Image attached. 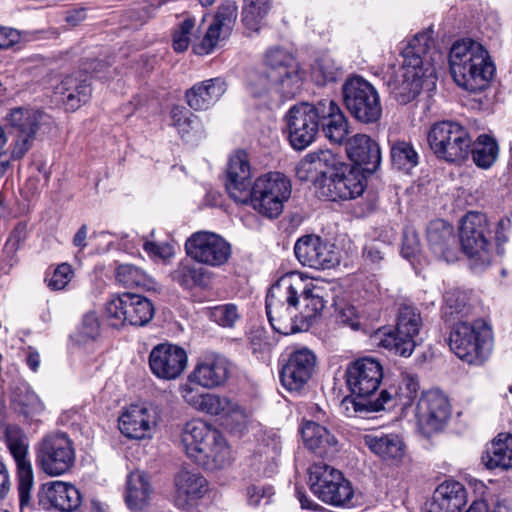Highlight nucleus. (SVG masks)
Wrapping results in <instances>:
<instances>
[{"mask_svg":"<svg viewBox=\"0 0 512 512\" xmlns=\"http://www.w3.org/2000/svg\"><path fill=\"white\" fill-rule=\"evenodd\" d=\"M325 288L297 272L281 276L266 296L272 328L283 335L307 331L326 307Z\"/></svg>","mask_w":512,"mask_h":512,"instance_id":"nucleus-1","label":"nucleus"},{"mask_svg":"<svg viewBox=\"0 0 512 512\" xmlns=\"http://www.w3.org/2000/svg\"><path fill=\"white\" fill-rule=\"evenodd\" d=\"M431 29L417 33L402 48L403 63L400 78L389 83L391 95L400 104L414 100L425 86L436 84L435 64L442 54L435 48Z\"/></svg>","mask_w":512,"mask_h":512,"instance_id":"nucleus-2","label":"nucleus"},{"mask_svg":"<svg viewBox=\"0 0 512 512\" xmlns=\"http://www.w3.org/2000/svg\"><path fill=\"white\" fill-rule=\"evenodd\" d=\"M346 378L352 395L346 396L340 407L347 417H363L393 405L394 397L388 390H382L376 399L372 398L383 379V368L378 360L364 357L354 361L346 370Z\"/></svg>","mask_w":512,"mask_h":512,"instance_id":"nucleus-3","label":"nucleus"},{"mask_svg":"<svg viewBox=\"0 0 512 512\" xmlns=\"http://www.w3.org/2000/svg\"><path fill=\"white\" fill-rule=\"evenodd\" d=\"M449 65L457 85L470 92L486 88L495 73L488 51L472 39L458 40L452 45Z\"/></svg>","mask_w":512,"mask_h":512,"instance_id":"nucleus-4","label":"nucleus"},{"mask_svg":"<svg viewBox=\"0 0 512 512\" xmlns=\"http://www.w3.org/2000/svg\"><path fill=\"white\" fill-rule=\"evenodd\" d=\"M181 443L186 455L206 470L215 471L229 464L230 450L225 439L202 420L185 424Z\"/></svg>","mask_w":512,"mask_h":512,"instance_id":"nucleus-5","label":"nucleus"},{"mask_svg":"<svg viewBox=\"0 0 512 512\" xmlns=\"http://www.w3.org/2000/svg\"><path fill=\"white\" fill-rule=\"evenodd\" d=\"M493 343L492 329L482 319L457 321L449 336L451 351L462 361L473 365H481L490 357Z\"/></svg>","mask_w":512,"mask_h":512,"instance_id":"nucleus-6","label":"nucleus"},{"mask_svg":"<svg viewBox=\"0 0 512 512\" xmlns=\"http://www.w3.org/2000/svg\"><path fill=\"white\" fill-rule=\"evenodd\" d=\"M292 193L290 179L281 172H268L259 176L253 183L248 203L260 215L277 218Z\"/></svg>","mask_w":512,"mask_h":512,"instance_id":"nucleus-7","label":"nucleus"},{"mask_svg":"<svg viewBox=\"0 0 512 512\" xmlns=\"http://www.w3.org/2000/svg\"><path fill=\"white\" fill-rule=\"evenodd\" d=\"M35 461L46 475H64L75 465L74 443L64 432L47 433L35 445Z\"/></svg>","mask_w":512,"mask_h":512,"instance_id":"nucleus-8","label":"nucleus"},{"mask_svg":"<svg viewBox=\"0 0 512 512\" xmlns=\"http://www.w3.org/2000/svg\"><path fill=\"white\" fill-rule=\"evenodd\" d=\"M428 143L439 159L449 163L465 160L471 148V138L467 129L454 121L434 123L428 132Z\"/></svg>","mask_w":512,"mask_h":512,"instance_id":"nucleus-9","label":"nucleus"},{"mask_svg":"<svg viewBox=\"0 0 512 512\" xmlns=\"http://www.w3.org/2000/svg\"><path fill=\"white\" fill-rule=\"evenodd\" d=\"M343 103L359 122H377L382 115L380 97L375 87L360 76L349 77L342 86Z\"/></svg>","mask_w":512,"mask_h":512,"instance_id":"nucleus-10","label":"nucleus"},{"mask_svg":"<svg viewBox=\"0 0 512 512\" xmlns=\"http://www.w3.org/2000/svg\"><path fill=\"white\" fill-rule=\"evenodd\" d=\"M264 62L267 67V77L261 80L265 81V84L271 81L284 98H293L299 93L302 86L299 64L288 50L272 47L267 50ZM265 87L268 86L265 85Z\"/></svg>","mask_w":512,"mask_h":512,"instance_id":"nucleus-11","label":"nucleus"},{"mask_svg":"<svg viewBox=\"0 0 512 512\" xmlns=\"http://www.w3.org/2000/svg\"><path fill=\"white\" fill-rule=\"evenodd\" d=\"M489 228L485 215L469 212L460 223L459 238L463 252L474 268L487 267L492 259V244L487 238Z\"/></svg>","mask_w":512,"mask_h":512,"instance_id":"nucleus-12","label":"nucleus"},{"mask_svg":"<svg viewBox=\"0 0 512 512\" xmlns=\"http://www.w3.org/2000/svg\"><path fill=\"white\" fill-rule=\"evenodd\" d=\"M154 313L151 300L132 292L113 295L105 306L107 319L117 328L124 324L145 326L152 320Z\"/></svg>","mask_w":512,"mask_h":512,"instance_id":"nucleus-13","label":"nucleus"},{"mask_svg":"<svg viewBox=\"0 0 512 512\" xmlns=\"http://www.w3.org/2000/svg\"><path fill=\"white\" fill-rule=\"evenodd\" d=\"M309 482L313 494L326 504L343 506L353 497L351 483L342 472L325 463L311 466Z\"/></svg>","mask_w":512,"mask_h":512,"instance_id":"nucleus-14","label":"nucleus"},{"mask_svg":"<svg viewBox=\"0 0 512 512\" xmlns=\"http://www.w3.org/2000/svg\"><path fill=\"white\" fill-rule=\"evenodd\" d=\"M423 320L417 308L403 305L399 308L395 331L384 334L381 347L401 357H409L417 345V336Z\"/></svg>","mask_w":512,"mask_h":512,"instance_id":"nucleus-15","label":"nucleus"},{"mask_svg":"<svg viewBox=\"0 0 512 512\" xmlns=\"http://www.w3.org/2000/svg\"><path fill=\"white\" fill-rule=\"evenodd\" d=\"M4 437L7 448L17 466L19 499L21 506H23L30 500V492L34 482L32 464L29 458V439L25 432L16 425H8Z\"/></svg>","mask_w":512,"mask_h":512,"instance_id":"nucleus-16","label":"nucleus"},{"mask_svg":"<svg viewBox=\"0 0 512 512\" xmlns=\"http://www.w3.org/2000/svg\"><path fill=\"white\" fill-rule=\"evenodd\" d=\"M451 415L448 398L438 390L423 392L419 398L415 416L419 431L426 437L441 431Z\"/></svg>","mask_w":512,"mask_h":512,"instance_id":"nucleus-17","label":"nucleus"},{"mask_svg":"<svg viewBox=\"0 0 512 512\" xmlns=\"http://www.w3.org/2000/svg\"><path fill=\"white\" fill-rule=\"evenodd\" d=\"M185 251L198 263L219 267L229 260L231 245L216 233L198 231L186 240Z\"/></svg>","mask_w":512,"mask_h":512,"instance_id":"nucleus-18","label":"nucleus"},{"mask_svg":"<svg viewBox=\"0 0 512 512\" xmlns=\"http://www.w3.org/2000/svg\"><path fill=\"white\" fill-rule=\"evenodd\" d=\"M288 140L295 150H303L312 144L318 130L315 104L294 105L285 115Z\"/></svg>","mask_w":512,"mask_h":512,"instance_id":"nucleus-19","label":"nucleus"},{"mask_svg":"<svg viewBox=\"0 0 512 512\" xmlns=\"http://www.w3.org/2000/svg\"><path fill=\"white\" fill-rule=\"evenodd\" d=\"M294 253L302 265L317 270L330 269L339 263L335 246L317 235L300 237L294 245Z\"/></svg>","mask_w":512,"mask_h":512,"instance_id":"nucleus-20","label":"nucleus"},{"mask_svg":"<svg viewBox=\"0 0 512 512\" xmlns=\"http://www.w3.org/2000/svg\"><path fill=\"white\" fill-rule=\"evenodd\" d=\"M148 363L154 376L161 380H175L185 371L188 356L184 348L171 343H160L152 348Z\"/></svg>","mask_w":512,"mask_h":512,"instance_id":"nucleus-21","label":"nucleus"},{"mask_svg":"<svg viewBox=\"0 0 512 512\" xmlns=\"http://www.w3.org/2000/svg\"><path fill=\"white\" fill-rule=\"evenodd\" d=\"M316 363L312 350L306 347L294 350L280 371L282 385L291 392H300L311 379Z\"/></svg>","mask_w":512,"mask_h":512,"instance_id":"nucleus-22","label":"nucleus"},{"mask_svg":"<svg viewBox=\"0 0 512 512\" xmlns=\"http://www.w3.org/2000/svg\"><path fill=\"white\" fill-rule=\"evenodd\" d=\"M318 130L331 143L341 145L348 139L349 121L333 99H321L315 103Z\"/></svg>","mask_w":512,"mask_h":512,"instance_id":"nucleus-23","label":"nucleus"},{"mask_svg":"<svg viewBox=\"0 0 512 512\" xmlns=\"http://www.w3.org/2000/svg\"><path fill=\"white\" fill-rule=\"evenodd\" d=\"M237 6L233 1H226L214 16L213 22L208 26L205 35L193 50L198 55L209 54L218 42L228 37L237 19Z\"/></svg>","mask_w":512,"mask_h":512,"instance_id":"nucleus-24","label":"nucleus"},{"mask_svg":"<svg viewBox=\"0 0 512 512\" xmlns=\"http://www.w3.org/2000/svg\"><path fill=\"white\" fill-rule=\"evenodd\" d=\"M251 167L248 155L239 150L229 158L227 167L226 190L236 202L248 204V198L252 188Z\"/></svg>","mask_w":512,"mask_h":512,"instance_id":"nucleus-25","label":"nucleus"},{"mask_svg":"<svg viewBox=\"0 0 512 512\" xmlns=\"http://www.w3.org/2000/svg\"><path fill=\"white\" fill-rule=\"evenodd\" d=\"M91 76L86 70H78L65 76L54 88L56 99L67 110H76L91 97Z\"/></svg>","mask_w":512,"mask_h":512,"instance_id":"nucleus-26","label":"nucleus"},{"mask_svg":"<svg viewBox=\"0 0 512 512\" xmlns=\"http://www.w3.org/2000/svg\"><path fill=\"white\" fill-rule=\"evenodd\" d=\"M229 362L218 354H207L197 361L188 381L206 389H214L226 383L229 378Z\"/></svg>","mask_w":512,"mask_h":512,"instance_id":"nucleus-27","label":"nucleus"},{"mask_svg":"<svg viewBox=\"0 0 512 512\" xmlns=\"http://www.w3.org/2000/svg\"><path fill=\"white\" fill-rule=\"evenodd\" d=\"M175 505L182 510H189L194 503L208 492V482L196 470L181 469L174 477Z\"/></svg>","mask_w":512,"mask_h":512,"instance_id":"nucleus-28","label":"nucleus"},{"mask_svg":"<svg viewBox=\"0 0 512 512\" xmlns=\"http://www.w3.org/2000/svg\"><path fill=\"white\" fill-rule=\"evenodd\" d=\"M118 426L127 438H150L156 426L155 414L145 406L131 405L119 417Z\"/></svg>","mask_w":512,"mask_h":512,"instance_id":"nucleus-29","label":"nucleus"},{"mask_svg":"<svg viewBox=\"0 0 512 512\" xmlns=\"http://www.w3.org/2000/svg\"><path fill=\"white\" fill-rule=\"evenodd\" d=\"M348 158L363 172L374 173L381 163L379 145L366 134H355L345 142Z\"/></svg>","mask_w":512,"mask_h":512,"instance_id":"nucleus-30","label":"nucleus"},{"mask_svg":"<svg viewBox=\"0 0 512 512\" xmlns=\"http://www.w3.org/2000/svg\"><path fill=\"white\" fill-rule=\"evenodd\" d=\"M38 496L42 504H48L60 512H74L81 505L79 490L74 485L63 481L44 483Z\"/></svg>","mask_w":512,"mask_h":512,"instance_id":"nucleus-31","label":"nucleus"},{"mask_svg":"<svg viewBox=\"0 0 512 512\" xmlns=\"http://www.w3.org/2000/svg\"><path fill=\"white\" fill-rule=\"evenodd\" d=\"M427 241L434 255L446 262L457 260V241L452 226L443 220L430 222L427 227Z\"/></svg>","mask_w":512,"mask_h":512,"instance_id":"nucleus-32","label":"nucleus"},{"mask_svg":"<svg viewBox=\"0 0 512 512\" xmlns=\"http://www.w3.org/2000/svg\"><path fill=\"white\" fill-rule=\"evenodd\" d=\"M227 90L224 79L215 77L195 83L185 93L187 104L195 111H204L217 103Z\"/></svg>","mask_w":512,"mask_h":512,"instance_id":"nucleus-33","label":"nucleus"},{"mask_svg":"<svg viewBox=\"0 0 512 512\" xmlns=\"http://www.w3.org/2000/svg\"><path fill=\"white\" fill-rule=\"evenodd\" d=\"M305 446L320 457H329L338 451V441L328 429L314 421H306L301 427Z\"/></svg>","mask_w":512,"mask_h":512,"instance_id":"nucleus-34","label":"nucleus"},{"mask_svg":"<svg viewBox=\"0 0 512 512\" xmlns=\"http://www.w3.org/2000/svg\"><path fill=\"white\" fill-rule=\"evenodd\" d=\"M11 405L27 421H37L45 409L39 396L23 381L15 383L11 388Z\"/></svg>","mask_w":512,"mask_h":512,"instance_id":"nucleus-35","label":"nucleus"},{"mask_svg":"<svg viewBox=\"0 0 512 512\" xmlns=\"http://www.w3.org/2000/svg\"><path fill=\"white\" fill-rule=\"evenodd\" d=\"M364 443L375 455L385 461H400L405 454V445L397 434H368Z\"/></svg>","mask_w":512,"mask_h":512,"instance_id":"nucleus-36","label":"nucleus"},{"mask_svg":"<svg viewBox=\"0 0 512 512\" xmlns=\"http://www.w3.org/2000/svg\"><path fill=\"white\" fill-rule=\"evenodd\" d=\"M8 122L16 128L20 135L35 136L43 127H49L53 121L46 113L27 108H15L11 110Z\"/></svg>","mask_w":512,"mask_h":512,"instance_id":"nucleus-37","label":"nucleus"},{"mask_svg":"<svg viewBox=\"0 0 512 512\" xmlns=\"http://www.w3.org/2000/svg\"><path fill=\"white\" fill-rule=\"evenodd\" d=\"M482 463L488 469L500 468L508 470L512 468V435L499 434L490 444L481 457Z\"/></svg>","mask_w":512,"mask_h":512,"instance_id":"nucleus-38","label":"nucleus"},{"mask_svg":"<svg viewBox=\"0 0 512 512\" xmlns=\"http://www.w3.org/2000/svg\"><path fill=\"white\" fill-rule=\"evenodd\" d=\"M152 489L145 473L134 471L128 475L125 500L131 510H142L149 502Z\"/></svg>","mask_w":512,"mask_h":512,"instance_id":"nucleus-39","label":"nucleus"},{"mask_svg":"<svg viewBox=\"0 0 512 512\" xmlns=\"http://www.w3.org/2000/svg\"><path fill=\"white\" fill-rule=\"evenodd\" d=\"M302 169L306 171L313 169L318 178L323 179L347 169V166L341 163L330 150H320L309 153L302 159Z\"/></svg>","mask_w":512,"mask_h":512,"instance_id":"nucleus-40","label":"nucleus"},{"mask_svg":"<svg viewBox=\"0 0 512 512\" xmlns=\"http://www.w3.org/2000/svg\"><path fill=\"white\" fill-rule=\"evenodd\" d=\"M117 282L125 288H139L146 291L155 288V282L142 269L132 264H121L116 269Z\"/></svg>","mask_w":512,"mask_h":512,"instance_id":"nucleus-41","label":"nucleus"},{"mask_svg":"<svg viewBox=\"0 0 512 512\" xmlns=\"http://www.w3.org/2000/svg\"><path fill=\"white\" fill-rule=\"evenodd\" d=\"M343 169L337 172L340 200H350L361 196L366 187V179L357 171Z\"/></svg>","mask_w":512,"mask_h":512,"instance_id":"nucleus-42","label":"nucleus"},{"mask_svg":"<svg viewBox=\"0 0 512 512\" xmlns=\"http://www.w3.org/2000/svg\"><path fill=\"white\" fill-rule=\"evenodd\" d=\"M434 495L448 507V510L455 512H460L467 501L466 489L457 481L443 482L436 488Z\"/></svg>","mask_w":512,"mask_h":512,"instance_id":"nucleus-43","label":"nucleus"},{"mask_svg":"<svg viewBox=\"0 0 512 512\" xmlns=\"http://www.w3.org/2000/svg\"><path fill=\"white\" fill-rule=\"evenodd\" d=\"M498 144L488 135H480L477 140L471 144L470 152L474 163L483 169L493 165L498 156Z\"/></svg>","mask_w":512,"mask_h":512,"instance_id":"nucleus-44","label":"nucleus"},{"mask_svg":"<svg viewBox=\"0 0 512 512\" xmlns=\"http://www.w3.org/2000/svg\"><path fill=\"white\" fill-rule=\"evenodd\" d=\"M280 453V440L276 435L270 438V443L265 448L259 449L251 459V465L256 473L261 476H271L274 473L275 458Z\"/></svg>","mask_w":512,"mask_h":512,"instance_id":"nucleus-45","label":"nucleus"},{"mask_svg":"<svg viewBox=\"0 0 512 512\" xmlns=\"http://www.w3.org/2000/svg\"><path fill=\"white\" fill-rule=\"evenodd\" d=\"M171 278L185 289L206 285L205 270L189 262H180L171 272Z\"/></svg>","mask_w":512,"mask_h":512,"instance_id":"nucleus-46","label":"nucleus"},{"mask_svg":"<svg viewBox=\"0 0 512 512\" xmlns=\"http://www.w3.org/2000/svg\"><path fill=\"white\" fill-rule=\"evenodd\" d=\"M201 407L198 411L215 415V416H229L232 414L243 415L242 408L229 398L211 393H204L203 400H201Z\"/></svg>","mask_w":512,"mask_h":512,"instance_id":"nucleus-47","label":"nucleus"},{"mask_svg":"<svg viewBox=\"0 0 512 512\" xmlns=\"http://www.w3.org/2000/svg\"><path fill=\"white\" fill-rule=\"evenodd\" d=\"M273 0H244L242 22L250 30L258 31L261 21L271 10Z\"/></svg>","mask_w":512,"mask_h":512,"instance_id":"nucleus-48","label":"nucleus"},{"mask_svg":"<svg viewBox=\"0 0 512 512\" xmlns=\"http://www.w3.org/2000/svg\"><path fill=\"white\" fill-rule=\"evenodd\" d=\"M390 153L393 166L399 170L409 171L418 164V154L409 142L393 143Z\"/></svg>","mask_w":512,"mask_h":512,"instance_id":"nucleus-49","label":"nucleus"},{"mask_svg":"<svg viewBox=\"0 0 512 512\" xmlns=\"http://www.w3.org/2000/svg\"><path fill=\"white\" fill-rule=\"evenodd\" d=\"M340 75V67L330 55H322L312 66V78L318 85L335 82Z\"/></svg>","mask_w":512,"mask_h":512,"instance_id":"nucleus-50","label":"nucleus"},{"mask_svg":"<svg viewBox=\"0 0 512 512\" xmlns=\"http://www.w3.org/2000/svg\"><path fill=\"white\" fill-rule=\"evenodd\" d=\"M74 277V270L69 263H61L51 271L45 273L44 282L52 291H60L66 288Z\"/></svg>","mask_w":512,"mask_h":512,"instance_id":"nucleus-51","label":"nucleus"},{"mask_svg":"<svg viewBox=\"0 0 512 512\" xmlns=\"http://www.w3.org/2000/svg\"><path fill=\"white\" fill-rule=\"evenodd\" d=\"M206 315L211 321L225 328L234 327L240 318L238 307L232 303L210 307L207 309Z\"/></svg>","mask_w":512,"mask_h":512,"instance_id":"nucleus-52","label":"nucleus"},{"mask_svg":"<svg viewBox=\"0 0 512 512\" xmlns=\"http://www.w3.org/2000/svg\"><path fill=\"white\" fill-rule=\"evenodd\" d=\"M420 385L418 377L412 374H404L399 391L395 393L401 405L406 408L412 405L418 396Z\"/></svg>","mask_w":512,"mask_h":512,"instance_id":"nucleus-53","label":"nucleus"},{"mask_svg":"<svg viewBox=\"0 0 512 512\" xmlns=\"http://www.w3.org/2000/svg\"><path fill=\"white\" fill-rule=\"evenodd\" d=\"M172 124L178 132L185 136L198 125L197 116L183 107H173L170 112Z\"/></svg>","mask_w":512,"mask_h":512,"instance_id":"nucleus-54","label":"nucleus"},{"mask_svg":"<svg viewBox=\"0 0 512 512\" xmlns=\"http://www.w3.org/2000/svg\"><path fill=\"white\" fill-rule=\"evenodd\" d=\"M194 27V18L187 17L179 23L173 34L172 41V46L176 52H184L188 49Z\"/></svg>","mask_w":512,"mask_h":512,"instance_id":"nucleus-55","label":"nucleus"},{"mask_svg":"<svg viewBox=\"0 0 512 512\" xmlns=\"http://www.w3.org/2000/svg\"><path fill=\"white\" fill-rule=\"evenodd\" d=\"M389 246L378 239L368 242L363 249V258L365 261L373 266H378L384 260Z\"/></svg>","mask_w":512,"mask_h":512,"instance_id":"nucleus-56","label":"nucleus"},{"mask_svg":"<svg viewBox=\"0 0 512 512\" xmlns=\"http://www.w3.org/2000/svg\"><path fill=\"white\" fill-rule=\"evenodd\" d=\"M316 187L320 197L329 201H337L339 199L337 173L326 178L316 180Z\"/></svg>","mask_w":512,"mask_h":512,"instance_id":"nucleus-57","label":"nucleus"},{"mask_svg":"<svg viewBox=\"0 0 512 512\" xmlns=\"http://www.w3.org/2000/svg\"><path fill=\"white\" fill-rule=\"evenodd\" d=\"M337 321L343 325H346L353 330H357L360 327L359 315L356 308L349 304H344L337 309L336 314Z\"/></svg>","mask_w":512,"mask_h":512,"instance_id":"nucleus-58","label":"nucleus"},{"mask_svg":"<svg viewBox=\"0 0 512 512\" xmlns=\"http://www.w3.org/2000/svg\"><path fill=\"white\" fill-rule=\"evenodd\" d=\"M27 236V225L24 222H19L12 230L9 238L5 244V250L9 254L15 253L20 245L24 242Z\"/></svg>","mask_w":512,"mask_h":512,"instance_id":"nucleus-59","label":"nucleus"},{"mask_svg":"<svg viewBox=\"0 0 512 512\" xmlns=\"http://www.w3.org/2000/svg\"><path fill=\"white\" fill-rule=\"evenodd\" d=\"M192 382L187 381L179 386V393L184 401L199 410L201 407V400H203L204 394L200 393L198 389L192 386Z\"/></svg>","mask_w":512,"mask_h":512,"instance_id":"nucleus-60","label":"nucleus"},{"mask_svg":"<svg viewBox=\"0 0 512 512\" xmlns=\"http://www.w3.org/2000/svg\"><path fill=\"white\" fill-rule=\"evenodd\" d=\"M445 306L443 308V315L447 319H454L455 314H460L465 308L463 299H459L453 292H447L444 296Z\"/></svg>","mask_w":512,"mask_h":512,"instance_id":"nucleus-61","label":"nucleus"},{"mask_svg":"<svg viewBox=\"0 0 512 512\" xmlns=\"http://www.w3.org/2000/svg\"><path fill=\"white\" fill-rule=\"evenodd\" d=\"M143 249L151 257L167 259L173 255V248L167 243H156L144 239Z\"/></svg>","mask_w":512,"mask_h":512,"instance_id":"nucleus-62","label":"nucleus"},{"mask_svg":"<svg viewBox=\"0 0 512 512\" xmlns=\"http://www.w3.org/2000/svg\"><path fill=\"white\" fill-rule=\"evenodd\" d=\"M34 136L19 135L18 139L13 143L11 148V159L20 160L31 148V139Z\"/></svg>","mask_w":512,"mask_h":512,"instance_id":"nucleus-63","label":"nucleus"},{"mask_svg":"<svg viewBox=\"0 0 512 512\" xmlns=\"http://www.w3.org/2000/svg\"><path fill=\"white\" fill-rule=\"evenodd\" d=\"M99 322L95 315H87L83 320L81 333L84 337L95 339L99 334Z\"/></svg>","mask_w":512,"mask_h":512,"instance_id":"nucleus-64","label":"nucleus"}]
</instances>
